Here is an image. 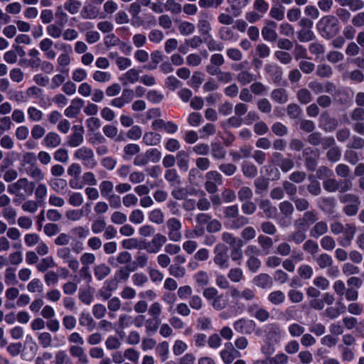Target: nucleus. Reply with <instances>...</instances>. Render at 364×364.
Here are the masks:
<instances>
[{
    "label": "nucleus",
    "mask_w": 364,
    "mask_h": 364,
    "mask_svg": "<svg viewBox=\"0 0 364 364\" xmlns=\"http://www.w3.org/2000/svg\"><path fill=\"white\" fill-rule=\"evenodd\" d=\"M316 28L322 38L329 40L338 34L341 25L336 16L326 15L317 22Z\"/></svg>",
    "instance_id": "1"
},
{
    "label": "nucleus",
    "mask_w": 364,
    "mask_h": 364,
    "mask_svg": "<svg viewBox=\"0 0 364 364\" xmlns=\"http://www.w3.org/2000/svg\"><path fill=\"white\" fill-rule=\"evenodd\" d=\"M34 188V182L29 181L26 178H21L8 186V192L16 196L14 202L17 203L18 200H24L26 196H31Z\"/></svg>",
    "instance_id": "2"
},
{
    "label": "nucleus",
    "mask_w": 364,
    "mask_h": 364,
    "mask_svg": "<svg viewBox=\"0 0 364 364\" xmlns=\"http://www.w3.org/2000/svg\"><path fill=\"white\" fill-rule=\"evenodd\" d=\"M339 201L346 205L343 208V212L347 216H355L359 210L360 200L359 197L354 193H344L339 196Z\"/></svg>",
    "instance_id": "3"
},
{
    "label": "nucleus",
    "mask_w": 364,
    "mask_h": 364,
    "mask_svg": "<svg viewBox=\"0 0 364 364\" xmlns=\"http://www.w3.org/2000/svg\"><path fill=\"white\" fill-rule=\"evenodd\" d=\"M214 263L220 269H228L230 267V255L228 247L223 243L216 245L213 250Z\"/></svg>",
    "instance_id": "4"
},
{
    "label": "nucleus",
    "mask_w": 364,
    "mask_h": 364,
    "mask_svg": "<svg viewBox=\"0 0 364 364\" xmlns=\"http://www.w3.org/2000/svg\"><path fill=\"white\" fill-rule=\"evenodd\" d=\"M318 220V213L311 209L304 213L301 217L296 219L294 222V228H300L308 230L309 227L314 225Z\"/></svg>",
    "instance_id": "5"
},
{
    "label": "nucleus",
    "mask_w": 364,
    "mask_h": 364,
    "mask_svg": "<svg viewBox=\"0 0 364 364\" xmlns=\"http://www.w3.org/2000/svg\"><path fill=\"white\" fill-rule=\"evenodd\" d=\"M74 157L82 161L83 164L90 168H94L97 164L93 151L86 146L77 149L74 152Z\"/></svg>",
    "instance_id": "6"
},
{
    "label": "nucleus",
    "mask_w": 364,
    "mask_h": 364,
    "mask_svg": "<svg viewBox=\"0 0 364 364\" xmlns=\"http://www.w3.org/2000/svg\"><path fill=\"white\" fill-rule=\"evenodd\" d=\"M302 156L304 159L306 168L311 171H315L319 159L318 151L307 146L303 149Z\"/></svg>",
    "instance_id": "7"
},
{
    "label": "nucleus",
    "mask_w": 364,
    "mask_h": 364,
    "mask_svg": "<svg viewBox=\"0 0 364 364\" xmlns=\"http://www.w3.org/2000/svg\"><path fill=\"white\" fill-rule=\"evenodd\" d=\"M166 241L167 238L165 235L157 233L154 235L151 241L144 242L143 247L148 253L156 254L160 251Z\"/></svg>",
    "instance_id": "8"
},
{
    "label": "nucleus",
    "mask_w": 364,
    "mask_h": 364,
    "mask_svg": "<svg viewBox=\"0 0 364 364\" xmlns=\"http://www.w3.org/2000/svg\"><path fill=\"white\" fill-rule=\"evenodd\" d=\"M265 341L269 344L277 343L281 338V330L277 323H269L264 329Z\"/></svg>",
    "instance_id": "9"
},
{
    "label": "nucleus",
    "mask_w": 364,
    "mask_h": 364,
    "mask_svg": "<svg viewBox=\"0 0 364 364\" xmlns=\"http://www.w3.org/2000/svg\"><path fill=\"white\" fill-rule=\"evenodd\" d=\"M277 23L272 20H267L265 26L262 28V36L264 40L269 42H274L278 38L276 31Z\"/></svg>",
    "instance_id": "10"
},
{
    "label": "nucleus",
    "mask_w": 364,
    "mask_h": 364,
    "mask_svg": "<svg viewBox=\"0 0 364 364\" xmlns=\"http://www.w3.org/2000/svg\"><path fill=\"white\" fill-rule=\"evenodd\" d=\"M73 133L68 136L67 144L73 148L80 146L84 141V128L82 126L74 125Z\"/></svg>",
    "instance_id": "11"
},
{
    "label": "nucleus",
    "mask_w": 364,
    "mask_h": 364,
    "mask_svg": "<svg viewBox=\"0 0 364 364\" xmlns=\"http://www.w3.org/2000/svg\"><path fill=\"white\" fill-rule=\"evenodd\" d=\"M255 323L252 320L240 318L233 323L234 329L241 334H251L255 328Z\"/></svg>",
    "instance_id": "12"
},
{
    "label": "nucleus",
    "mask_w": 364,
    "mask_h": 364,
    "mask_svg": "<svg viewBox=\"0 0 364 364\" xmlns=\"http://www.w3.org/2000/svg\"><path fill=\"white\" fill-rule=\"evenodd\" d=\"M211 16L206 11H201L198 14V28L201 34H208L211 30Z\"/></svg>",
    "instance_id": "13"
},
{
    "label": "nucleus",
    "mask_w": 364,
    "mask_h": 364,
    "mask_svg": "<svg viewBox=\"0 0 364 364\" xmlns=\"http://www.w3.org/2000/svg\"><path fill=\"white\" fill-rule=\"evenodd\" d=\"M85 102L81 98H75L71 100V104L64 111V114L67 117L75 118L77 117L82 107L84 106Z\"/></svg>",
    "instance_id": "14"
},
{
    "label": "nucleus",
    "mask_w": 364,
    "mask_h": 364,
    "mask_svg": "<svg viewBox=\"0 0 364 364\" xmlns=\"http://www.w3.org/2000/svg\"><path fill=\"white\" fill-rule=\"evenodd\" d=\"M247 311L260 322H265L270 318L269 312L258 304H252L248 306Z\"/></svg>",
    "instance_id": "15"
},
{
    "label": "nucleus",
    "mask_w": 364,
    "mask_h": 364,
    "mask_svg": "<svg viewBox=\"0 0 364 364\" xmlns=\"http://www.w3.org/2000/svg\"><path fill=\"white\" fill-rule=\"evenodd\" d=\"M118 283L115 279L107 280L104 282V285L98 291V295L103 300H108L112 296V292L117 290Z\"/></svg>",
    "instance_id": "16"
},
{
    "label": "nucleus",
    "mask_w": 364,
    "mask_h": 364,
    "mask_svg": "<svg viewBox=\"0 0 364 364\" xmlns=\"http://www.w3.org/2000/svg\"><path fill=\"white\" fill-rule=\"evenodd\" d=\"M257 242L262 255H268L270 254L274 245L272 238L264 234H260L257 236Z\"/></svg>",
    "instance_id": "17"
},
{
    "label": "nucleus",
    "mask_w": 364,
    "mask_h": 364,
    "mask_svg": "<svg viewBox=\"0 0 364 364\" xmlns=\"http://www.w3.org/2000/svg\"><path fill=\"white\" fill-rule=\"evenodd\" d=\"M226 348L220 351V357L225 364H230L240 353L234 349L231 343H225Z\"/></svg>",
    "instance_id": "18"
},
{
    "label": "nucleus",
    "mask_w": 364,
    "mask_h": 364,
    "mask_svg": "<svg viewBox=\"0 0 364 364\" xmlns=\"http://www.w3.org/2000/svg\"><path fill=\"white\" fill-rule=\"evenodd\" d=\"M344 238L339 241L342 247H348L350 245L356 232V226L353 224H346L343 230Z\"/></svg>",
    "instance_id": "19"
},
{
    "label": "nucleus",
    "mask_w": 364,
    "mask_h": 364,
    "mask_svg": "<svg viewBox=\"0 0 364 364\" xmlns=\"http://www.w3.org/2000/svg\"><path fill=\"white\" fill-rule=\"evenodd\" d=\"M328 230V224L326 221H316L314 226L309 230V235L313 238H318L324 235Z\"/></svg>",
    "instance_id": "20"
},
{
    "label": "nucleus",
    "mask_w": 364,
    "mask_h": 364,
    "mask_svg": "<svg viewBox=\"0 0 364 364\" xmlns=\"http://www.w3.org/2000/svg\"><path fill=\"white\" fill-rule=\"evenodd\" d=\"M320 122L322 129L326 132H332L338 126V120L330 117V116L326 113H324L321 116Z\"/></svg>",
    "instance_id": "21"
},
{
    "label": "nucleus",
    "mask_w": 364,
    "mask_h": 364,
    "mask_svg": "<svg viewBox=\"0 0 364 364\" xmlns=\"http://www.w3.org/2000/svg\"><path fill=\"white\" fill-rule=\"evenodd\" d=\"M259 208L263 211L265 217L268 219L273 218L277 213V208L269 200L262 199L259 203Z\"/></svg>",
    "instance_id": "22"
},
{
    "label": "nucleus",
    "mask_w": 364,
    "mask_h": 364,
    "mask_svg": "<svg viewBox=\"0 0 364 364\" xmlns=\"http://www.w3.org/2000/svg\"><path fill=\"white\" fill-rule=\"evenodd\" d=\"M253 282L257 287L262 289L270 288L273 284L272 278L268 274L264 273L256 276Z\"/></svg>",
    "instance_id": "23"
},
{
    "label": "nucleus",
    "mask_w": 364,
    "mask_h": 364,
    "mask_svg": "<svg viewBox=\"0 0 364 364\" xmlns=\"http://www.w3.org/2000/svg\"><path fill=\"white\" fill-rule=\"evenodd\" d=\"M188 154L184 151H179L176 154V161L177 163V166L180 171L186 172L189 168V159H188Z\"/></svg>",
    "instance_id": "24"
},
{
    "label": "nucleus",
    "mask_w": 364,
    "mask_h": 364,
    "mask_svg": "<svg viewBox=\"0 0 364 364\" xmlns=\"http://www.w3.org/2000/svg\"><path fill=\"white\" fill-rule=\"evenodd\" d=\"M119 79L124 85L134 84L139 79V71L136 68L129 69Z\"/></svg>",
    "instance_id": "25"
},
{
    "label": "nucleus",
    "mask_w": 364,
    "mask_h": 364,
    "mask_svg": "<svg viewBox=\"0 0 364 364\" xmlns=\"http://www.w3.org/2000/svg\"><path fill=\"white\" fill-rule=\"evenodd\" d=\"M43 143L46 146L54 149L61 144V138L57 133L50 132L46 135Z\"/></svg>",
    "instance_id": "26"
},
{
    "label": "nucleus",
    "mask_w": 364,
    "mask_h": 364,
    "mask_svg": "<svg viewBox=\"0 0 364 364\" xmlns=\"http://www.w3.org/2000/svg\"><path fill=\"white\" fill-rule=\"evenodd\" d=\"M318 267L321 269H326L327 267L333 264L332 257L327 253H321L314 258Z\"/></svg>",
    "instance_id": "27"
},
{
    "label": "nucleus",
    "mask_w": 364,
    "mask_h": 364,
    "mask_svg": "<svg viewBox=\"0 0 364 364\" xmlns=\"http://www.w3.org/2000/svg\"><path fill=\"white\" fill-rule=\"evenodd\" d=\"M296 230L291 232L288 236V240L289 242H292L296 245H299L303 242H305L306 238V231L307 230H304L300 228H295Z\"/></svg>",
    "instance_id": "28"
},
{
    "label": "nucleus",
    "mask_w": 364,
    "mask_h": 364,
    "mask_svg": "<svg viewBox=\"0 0 364 364\" xmlns=\"http://www.w3.org/2000/svg\"><path fill=\"white\" fill-rule=\"evenodd\" d=\"M23 172L31 176L36 181H41L43 180L45 177L43 172L36 164L25 167Z\"/></svg>",
    "instance_id": "29"
},
{
    "label": "nucleus",
    "mask_w": 364,
    "mask_h": 364,
    "mask_svg": "<svg viewBox=\"0 0 364 364\" xmlns=\"http://www.w3.org/2000/svg\"><path fill=\"white\" fill-rule=\"evenodd\" d=\"M241 170L244 176L249 178H255L258 173L257 166L250 161H244Z\"/></svg>",
    "instance_id": "30"
},
{
    "label": "nucleus",
    "mask_w": 364,
    "mask_h": 364,
    "mask_svg": "<svg viewBox=\"0 0 364 364\" xmlns=\"http://www.w3.org/2000/svg\"><path fill=\"white\" fill-rule=\"evenodd\" d=\"M242 245L248 243L257 237V231L252 226L245 227L240 232Z\"/></svg>",
    "instance_id": "31"
},
{
    "label": "nucleus",
    "mask_w": 364,
    "mask_h": 364,
    "mask_svg": "<svg viewBox=\"0 0 364 364\" xmlns=\"http://www.w3.org/2000/svg\"><path fill=\"white\" fill-rule=\"evenodd\" d=\"M93 271L95 277L98 280L101 281L110 274L111 269L105 263H101L100 264L96 265L94 267Z\"/></svg>",
    "instance_id": "32"
},
{
    "label": "nucleus",
    "mask_w": 364,
    "mask_h": 364,
    "mask_svg": "<svg viewBox=\"0 0 364 364\" xmlns=\"http://www.w3.org/2000/svg\"><path fill=\"white\" fill-rule=\"evenodd\" d=\"M99 9L93 5L85 6L81 12L80 15L84 19H95L99 15Z\"/></svg>",
    "instance_id": "33"
},
{
    "label": "nucleus",
    "mask_w": 364,
    "mask_h": 364,
    "mask_svg": "<svg viewBox=\"0 0 364 364\" xmlns=\"http://www.w3.org/2000/svg\"><path fill=\"white\" fill-rule=\"evenodd\" d=\"M271 98L277 103L284 104L288 101L287 92L284 88H277L271 93Z\"/></svg>",
    "instance_id": "34"
},
{
    "label": "nucleus",
    "mask_w": 364,
    "mask_h": 364,
    "mask_svg": "<svg viewBox=\"0 0 364 364\" xmlns=\"http://www.w3.org/2000/svg\"><path fill=\"white\" fill-rule=\"evenodd\" d=\"M160 323V319L153 318L146 319L144 325L146 333L149 336L155 334L159 328Z\"/></svg>",
    "instance_id": "35"
},
{
    "label": "nucleus",
    "mask_w": 364,
    "mask_h": 364,
    "mask_svg": "<svg viewBox=\"0 0 364 364\" xmlns=\"http://www.w3.org/2000/svg\"><path fill=\"white\" fill-rule=\"evenodd\" d=\"M79 323L81 326L86 327L88 331H92L95 327V322L88 313L82 312L80 314Z\"/></svg>",
    "instance_id": "36"
},
{
    "label": "nucleus",
    "mask_w": 364,
    "mask_h": 364,
    "mask_svg": "<svg viewBox=\"0 0 364 364\" xmlns=\"http://www.w3.org/2000/svg\"><path fill=\"white\" fill-rule=\"evenodd\" d=\"M164 178L171 186H179L181 183L180 176L175 168L167 169Z\"/></svg>",
    "instance_id": "37"
},
{
    "label": "nucleus",
    "mask_w": 364,
    "mask_h": 364,
    "mask_svg": "<svg viewBox=\"0 0 364 364\" xmlns=\"http://www.w3.org/2000/svg\"><path fill=\"white\" fill-rule=\"evenodd\" d=\"M211 154L215 159H223L226 156V150L218 142H213L210 144Z\"/></svg>",
    "instance_id": "38"
},
{
    "label": "nucleus",
    "mask_w": 364,
    "mask_h": 364,
    "mask_svg": "<svg viewBox=\"0 0 364 364\" xmlns=\"http://www.w3.org/2000/svg\"><path fill=\"white\" fill-rule=\"evenodd\" d=\"M303 250L310 254L313 259L316 257V254L319 252V246L316 242L311 239H309L303 244Z\"/></svg>",
    "instance_id": "39"
},
{
    "label": "nucleus",
    "mask_w": 364,
    "mask_h": 364,
    "mask_svg": "<svg viewBox=\"0 0 364 364\" xmlns=\"http://www.w3.org/2000/svg\"><path fill=\"white\" fill-rule=\"evenodd\" d=\"M56 264L52 257L43 258L39 263L36 264V269L40 272H46L48 269L55 267Z\"/></svg>",
    "instance_id": "40"
},
{
    "label": "nucleus",
    "mask_w": 364,
    "mask_h": 364,
    "mask_svg": "<svg viewBox=\"0 0 364 364\" xmlns=\"http://www.w3.org/2000/svg\"><path fill=\"white\" fill-rule=\"evenodd\" d=\"M249 223V219L247 218L242 215H239L237 218L230 221L229 228L232 230H239L242 227H246Z\"/></svg>",
    "instance_id": "41"
},
{
    "label": "nucleus",
    "mask_w": 364,
    "mask_h": 364,
    "mask_svg": "<svg viewBox=\"0 0 364 364\" xmlns=\"http://www.w3.org/2000/svg\"><path fill=\"white\" fill-rule=\"evenodd\" d=\"M242 247V245H238L232 247L230 249V254L229 255L232 261L235 262L238 265L241 264L243 259Z\"/></svg>",
    "instance_id": "42"
},
{
    "label": "nucleus",
    "mask_w": 364,
    "mask_h": 364,
    "mask_svg": "<svg viewBox=\"0 0 364 364\" xmlns=\"http://www.w3.org/2000/svg\"><path fill=\"white\" fill-rule=\"evenodd\" d=\"M69 352L73 357L77 358L78 362H82L83 360H85V359L87 358L84 348L80 346V345L70 346L69 348Z\"/></svg>",
    "instance_id": "43"
},
{
    "label": "nucleus",
    "mask_w": 364,
    "mask_h": 364,
    "mask_svg": "<svg viewBox=\"0 0 364 364\" xmlns=\"http://www.w3.org/2000/svg\"><path fill=\"white\" fill-rule=\"evenodd\" d=\"M231 7V11L235 16H237L240 14V9L245 7L248 0H227Z\"/></svg>",
    "instance_id": "44"
},
{
    "label": "nucleus",
    "mask_w": 364,
    "mask_h": 364,
    "mask_svg": "<svg viewBox=\"0 0 364 364\" xmlns=\"http://www.w3.org/2000/svg\"><path fill=\"white\" fill-rule=\"evenodd\" d=\"M224 218L231 221L240 215L238 205L235 204L227 206L223 210Z\"/></svg>",
    "instance_id": "45"
},
{
    "label": "nucleus",
    "mask_w": 364,
    "mask_h": 364,
    "mask_svg": "<svg viewBox=\"0 0 364 364\" xmlns=\"http://www.w3.org/2000/svg\"><path fill=\"white\" fill-rule=\"evenodd\" d=\"M228 278L234 283L240 282L243 278V271L239 267L231 268L228 272Z\"/></svg>",
    "instance_id": "46"
},
{
    "label": "nucleus",
    "mask_w": 364,
    "mask_h": 364,
    "mask_svg": "<svg viewBox=\"0 0 364 364\" xmlns=\"http://www.w3.org/2000/svg\"><path fill=\"white\" fill-rule=\"evenodd\" d=\"M285 294L280 290H277L271 292L268 295V301L274 305H280L285 300Z\"/></svg>",
    "instance_id": "47"
},
{
    "label": "nucleus",
    "mask_w": 364,
    "mask_h": 364,
    "mask_svg": "<svg viewBox=\"0 0 364 364\" xmlns=\"http://www.w3.org/2000/svg\"><path fill=\"white\" fill-rule=\"evenodd\" d=\"M156 352L161 358V361L164 362L168 359L169 353V345L167 341L159 343L156 348Z\"/></svg>",
    "instance_id": "48"
},
{
    "label": "nucleus",
    "mask_w": 364,
    "mask_h": 364,
    "mask_svg": "<svg viewBox=\"0 0 364 364\" xmlns=\"http://www.w3.org/2000/svg\"><path fill=\"white\" fill-rule=\"evenodd\" d=\"M266 70L270 73L272 80L279 83L282 78V70L278 66L269 65L266 66Z\"/></svg>",
    "instance_id": "49"
},
{
    "label": "nucleus",
    "mask_w": 364,
    "mask_h": 364,
    "mask_svg": "<svg viewBox=\"0 0 364 364\" xmlns=\"http://www.w3.org/2000/svg\"><path fill=\"white\" fill-rule=\"evenodd\" d=\"M299 41L306 43L316 38V36L311 28L301 29L297 33Z\"/></svg>",
    "instance_id": "50"
},
{
    "label": "nucleus",
    "mask_w": 364,
    "mask_h": 364,
    "mask_svg": "<svg viewBox=\"0 0 364 364\" xmlns=\"http://www.w3.org/2000/svg\"><path fill=\"white\" fill-rule=\"evenodd\" d=\"M255 80V75L248 70H242L237 75V80L242 85H247Z\"/></svg>",
    "instance_id": "51"
},
{
    "label": "nucleus",
    "mask_w": 364,
    "mask_h": 364,
    "mask_svg": "<svg viewBox=\"0 0 364 364\" xmlns=\"http://www.w3.org/2000/svg\"><path fill=\"white\" fill-rule=\"evenodd\" d=\"M228 304V298L226 295L221 294L218 295L213 301L212 306L215 310L225 309Z\"/></svg>",
    "instance_id": "52"
},
{
    "label": "nucleus",
    "mask_w": 364,
    "mask_h": 364,
    "mask_svg": "<svg viewBox=\"0 0 364 364\" xmlns=\"http://www.w3.org/2000/svg\"><path fill=\"white\" fill-rule=\"evenodd\" d=\"M161 141V135L154 132H146L143 136V141L148 146L157 145Z\"/></svg>",
    "instance_id": "53"
},
{
    "label": "nucleus",
    "mask_w": 364,
    "mask_h": 364,
    "mask_svg": "<svg viewBox=\"0 0 364 364\" xmlns=\"http://www.w3.org/2000/svg\"><path fill=\"white\" fill-rule=\"evenodd\" d=\"M347 147L350 149H362L364 147V139L353 135L347 144Z\"/></svg>",
    "instance_id": "54"
},
{
    "label": "nucleus",
    "mask_w": 364,
    "mask_h": 364,
    "mask_svg": "<svg viewBox=\"0 0 364 364\" xmlns=\"http://www.w3.org/2000/svg\"><path fill=\"white\" fill-rule=\"evenodd\" d=\"M292 201L294 203L296 209L299 212H306L309 210V208L311 206L309 200L304 198H291Z\"/></svg>",
    "instance_id": "55"
},
{
    "label": "nucleus",
    "mask_w": 364,
    "mask_h": 364,
    "mask_svg": "<svg viewBox=\"0 0 364 364\" xmlns=\"http://www.w3.org/2000/svg\"><path fill=\"white\" fill-rule=\"evenodd\" d=\"M222 240L232 247L238 245H242V240L235 237L232 233L224 232L222 234Z\"/></svg>",
    "instance_id": "56"
},
{
    "label": "nucleus",
    "mask_w": 364,
    "mask_h": 364,
    "mask_svg": "<svg viewBox=\"0 0 364 364\" xmlns=\"http://www.w3.org/2000/svg\"><path fill=\"white\" fill-rule=\"evenodd\" d=\"M321 247L326 251H332L336 246V241L332 236H323L320 240Z\"/></svg>",
    "instance_id": "57"
},
{
    "label": "nucleus",
    "mask_w": 364,
    "mask_h": 364,
    "mask_svg": "<svg viewBox=\"0 0 364 364\" xmlns=\"http://www.w3.org/2000/svg\"><path fill=\"white\" fill-rule=\"evenodd\" d=\"M114 184L110 181H103L100 184V190L103 198L113 194Z\"/></svg>",
    "instance_id": "58"
},
{
    "label": "nucleus",
    "mask_w": 364,
    "mask_h": 364,
    "mask_svg": "<svg viewBox=\"0 0 364 364\" xmlns=\"http://www.w3.org/2000/svg\"><path fill=\"white\" fill-rule=\"evenodd\" d=\"M341 150L337 145L331 147L326 152V158L331 162L336 163L341 159Z\"/></svg>",
    "instance_id": "59"
},
{
    "label": "nucleus",
    "mask_w": 364,
    "mask_h": 364,
    "mask_svg": "<svg viewBox=\"0 0 364 364\" xmlns=\"http://www.w3.org/2000/svg\"><path fill=\"white\" fill-rule=\"evenodd\" d=\"M279 209L285 218H290L294 210V205L288 200L281 202L279 205Z\"/></svg>",
    "instance_id": "60"
},
{
    "label": "nucleus",
    "mask_w": 364,
    "mask_h": 364,
    "mask_svg": "<svg viewBox=\"0 0 364 364\" xmlns=\"http://www.w3.org/2000/svg\"><path fill=\"white\" fill-rule=\"evenodd\" d=\"M2 215L4 219L9 224H14L17 215L16 210L11 206H8L2 210Z\"/></svg>",
    "instance_id": "61"
},
{
    "label": "nucleus",
    "mask_w": 364,
    "mask_h": 364,
    "mask_svg": "<svg viewBox=\"0 0 364 364\" xmlns=\"http://www.w3.org/2000/svg\"><path fill=\"white\" fill-rule=\"evenodd\" d=\"M149 219L151 223L161 225L164 221V213L161 209H154L149 213Z\"/></svg>",
    "instance_id": "62"
},
{
    "label": "nucleus",
    "mask_w": 364,
    "mask_h": 364,
    "mask_svg": "<svg viewBox=\"0 0 364 364\" xmlns=\"http://www.w3.org/2000/svg\"><path fill=\"white\" fill-rule=\"evenodd\" d=\"M238 199L240 202L250 200L253 197L252 190L247 186H242L237 192Z\"/></svg>",
    "instance_id": "63"
},
{
    "label": "nucleus",
    "mask_w": 364,
    "mask_h": 364,
    "mask_svg": "<svg viewBox=\"0 0 364 364\" xmlns=\"http://www.w3.org/2000/svg\"><path fill=\"white\" fill-rule=\"evenodd\" d=\"M284 11L285 8L282 5L273 6L269 11V16L277 21H282L284 18Z\"/></svg>",
    "instance_id": "64"
}]
</instances>
